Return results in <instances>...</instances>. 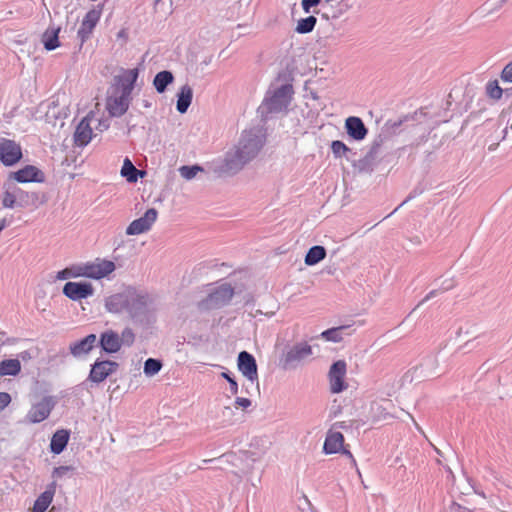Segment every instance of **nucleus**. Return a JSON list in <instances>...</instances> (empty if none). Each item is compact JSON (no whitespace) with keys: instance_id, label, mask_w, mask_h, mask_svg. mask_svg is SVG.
Segmentation results:
<instances>
[{"instance_id":"nucleus-1","label":"nucleus","mask_w":512,"mask_h":512,"mask_svg":"<svg viewBox=\"0 0 512 512\" xmlns=\"http://www.w3.org/2000/svg\"><path fill=\"white\" fill-rule=\"evenodd\" d=\"M80 278L101 280L108 278L115 270L116 264L108 259L97 257L92 261L78 264Z\"/></svg>"},{"instance_id":"nucleus-2","label":"nucleus","mask_w":512,"mask_h":512,"mask_svg":"<svg viewBox=\"0 0 512 512\" xmlns=\"http://www.w3.org/2000/svg\"><path fill=\"white\" fill-rule=\"evenodd\" d=\"M260 149L259 141L256 138L242 140L237 147L235 154L228 160L229 165L242 166L251 160Z\"/></svg>"},{"instance_id":"nucleus-3","label":"nucleus","mask_w":512,"mask_h":512,"mask_svg":"<svg viewBox=\"0 0 512 512\" xmlns=\"http://www.w3.org/2000/svg\"><path fill=\"white\" fill-rule=\"evenodd\" d=\"M343 428L344 423H335L327 432L326 439L323 445V450L326 454L343 453L352 457L349 450L344 448V436L336 428Z\"/></svg>"},{"instance_id":"nucleus-4","label":"nucleus","mask_w":512,"mask_h":512,"mask_svg":"<svg viewBox=\"0 0 512 512\" xmlns=\"http://www.w3.org/2000/svg\"><path fill=\"white\" fill-rule=\"evenodd\" d=\"M292 94V86L284 85L278 88L274 94L265 101L264 106L270 113L286 110L291 102Z\"/></svg>"},{"instance_id":"nucleus-5","label":"nucleus","mask_w":512,"mask_h":512,"mask_svg":"<svg viewBox=\"0 0 512 512\" xmlns=\"http://www.w3.org/2000/svg\"><path fill=\"white\" fill-rule=\"evenodd\" d=\"M347 364L344 360H338L332 364L328 373L330 391L338 394L347 388L345 376Z\"/></svg>"},{"instance_id":"nucleus-6","label":"nucleus","mask_w":512,"mask_h":512,"mask_svg":"<svg viewBox=\"0 0 512 512\" xmlns=\"http://www.w3.org/2000/svg\"><path fill=\"white\" fill-rule=\"evenodd\" d=\"M158 212L155 208L148 209L145 214L133 220L126 228L127 235H139L149 231L152 225L156 222Z\"/></svg>"},{"instance_id":"nucleus-7","label":"nucleus","mask_w":512,"mask_h":512,"mask_svg":"<svg viewBox=\"0 0 512 512\" xmlns=\"http://www.w3.org/2000/svg\"><path fill=\"white\" fill-rule=\"evenodd\" d=\"M22 157V151L19 144L15 141L0 138V161L6 166H12Z\"/></svg>"},{"instance_id":"nucleus-8","label":"nucleus","mask_w":512,"mask_h":512,"mask_svg":"<svg viewBox=\"0 0 512 512\" xmlns=\"http://www.w3.org/2000/svg\"><path fill=\"white\" fill-rule=\"evenodd\" d=\"M62 291L70 300L80 301L93 296L94 287L89 282H67Z\"/></svg>"},{"instance_id":"nucleus-9","label":"nucleus","mask_w":512,"mask_h":512,"mask_svg":"<svg viewBox=\"0 0 512 512\" xmlns=\"http://www.w3.org/2000/svg\"><path fill=\"white\" fill-rule=\"evenodd\" d=\"M54 407L51 397H44L41 401L34 404L26 415V421L29 423H39L47 419Z\"/></svg>"},{"instance_id":"nucleus-10","label":"nucleus","mask_w":512,"mask_h":512,"mask_svg":"<svg viewBox=\"0 0 512 512\" xmlns=\"http://www.w3.org/2000/svg\"><path fill=\"white\" fill-rule=\"evenodd\" d=\"M102 12H103V6L97 5L96 7H94L93 9L89 10L86 13V15L84 16V18L81 22V26L78 30V35L82 41H85L86 39L89 38L93 29L99 22Z\"/></svg>"},{"instance_id":"nucleus-11","label":"nucleus","mask_w":512,"mask_h":512,"mask_svg":"<svg viewBox=\"0 0 512 512\" xmlns=\"http://www.w3.org/2000/svg\"><path fill=\"white\" fill-rule=\"evenodd\" d=\"M95 120L94 114L89 113L80 121L74 133V142L77 146H86L92 140L93 130L91 123Z\"/></svg>"},{"instance_id":"nucleus-12","label":"nucleus","mask_w":512,"mask_h":512,"mask_svg":"<svg viewBox=\"0 0 512 512\" xmlns=\"http://www.w3.org/2000/svg\"><path fill=\"white\" fill-rule=\"evenodd\" d=\"M130 95L127 92L121 91L108 97L106 108L112 116H122L128 109L130 103Z\"/></svg>"},{"instance_id":"nucleus-13","label":"nucleus","mask_w":512,"mask_h":512,"mask_svg":"<svg viewBox=\"0 0 512 512\" xmlns=\"http://www.w3.org/2000/svg\"><path fill=\"white\" fill-rule=\"evenodd\" d=\"M118 364L114 361H97L91 368L89 379L92 382L100 383L116 371Z\"/></svg>"},{"instance_id":"nucleus-14","label":"nucleus","mask_w":512,"mask_h":512,"mask_svg":"<svg viewBox=\"0 0 512 512\" xmlns=\"http://www.w3.org/2000/svg\"><path fill=\"white\" fill-rule=\"evenodd\" d=\"M130 299L132 298L129 296V289H127L109 296L105 301V307L110 313L114 314L128 312Z\"/></svg>"},{"instance_id":"nucleus-15","label":"nucleus","mask_w":512,"mask_h":512,"mask_svg":"<svg viewBox=\"0 0 512 512\" xmlns=\"http://www.w3.org/2000/svg\"><path fill=\"white\" fill-rule=\"evenodd\" d=\"M237 365L241 373L250 381L253 382L258 379L257 364L250 353L246 351L240 352Z\"/></svg>"},{"instance_id":"nucleus-16","label":"nucleus","mask_w":512,"mask_h":512,"mask_svg":"<svg viewBox=\"0 0 512 512\" xmlns=\"http://www.w3.org/2000/svg\"><path fill=\"white\" fill-rule=\"evenodd\" d=\"M345 128L347 134L356 141L363 140L368 133V129L365 127L361 118L355 116L346 119Z\"/></svg>"},{"instance_id":"nucleus-17","label":"nucleus","mask_w":512,"mask_h":512,"mask_svg":"<svg viewBox=\"0 0 512 512\" xmlns=\"http://www.w3.org/2000/svg\"><path fill=\"white\" fill-rule=\"evenodd\" d=\"M17 182H41L43 181V173L35 166L28 165L24 168L12 173L11 175Z\"/></svg>"},{"instance_id":"nucleus-18","label":"nucleus","mask_w":512,"mask_h":512,"mask_svg":"<svg viewBox=\"0 0 512 512\" xmlns=\"http://www.w3.org/2000/svg\"><path fill=\"white\" fill-rule=\"evenodd\" d=\"M24 192L13 182H7L3 186L2 205L4 208H13L16 200L23 196Z\"/></svg>"},{"instance_id":"nucleus-19","label":"nucleus","mask_w":512,"mask_h":512,"mask_svg":"<svg viewBox=\"0 0 512 512\" xmlns=\"http://www.w3.org/2000/svg\"><path fill=\"white\" fill-rule=\"evenodd\" d=\"M96 341H97L96 335L89 334L82 340L72 343L69 347L70 353L74 357H80L82 355H85L93 349Z\"/></svg>"},{"instance_id":"nucleus-20","label":"nucleus","mask_w":512,"mask_h":512,"mask_svg":"<svg viewBox=\"0 0 512 512\" xmlns=\"http://www.w3.org/2000/svg\"><path fill=\"white\" fill-rule=\"evenodd\" d=\"M100 345L105 352L116 353L121 348V340L116 332L109 330L101 334Z\"/></svg>"},{"instance_id":"nucleus-21","label":"nucleus","mask_w":512,"mask_h":512,"mask_svg":"<svg viewBox=\"0 0 512 512\" xmlns=\"http://www.w3.org/2000/svg\"><path fill=\"white\" fill-rule=\"evenodd\" d=\"M312 354V348L307 343H299L293 346L285 356L286 363L299 362Z\"/></svg>"},{"instance_id":"nucleus-22","label":"nucleus","mask_w":512,"mask_h":512,"mask_svg":"<svg viewBox=\"0 0 512 512\" xmlns=\"http://www.w3.org/2000/svg\"><path fill=\"white\" fill-rule=\"evenodd\" d=\"M129 296L132 299L129 300V309L128 313L133 317L139 311L144 309L148 304V295L138 293L137 291L129 288Z\"/></svg>"},{"instance_id":"nucleus-23","label":"nucleus","mask_w":512,"mask_h":512,"mask_svg":"<svg viewBox=\"0 0 512 512\" xmlns=\"http://www.w3.org/2000/svg\"><path fill=\"white\" fill-rule=\"evenodd\" d=\"M192 98H193V91H192V88L189 86V85H183L181 88H180V91L179 93L177 94V110L178 112L180 113H185L191 102H192Z\"/></svg>"},{"instance_id":"nucleus-24","label":"nucleus","mask_w":512,"mask_h":512,"mask_svg":"<svg viewBox=\"0 0 512 512\" xmlns=\"http://www.w3.org/2000/svg\"><path fill=\"white\" fill-rule=\"evenodd\" d=\"M69 440V432L61 429L54 433L51 439L50 448L54 454H60L66 447Z\"/></svg>"},{"instance_id":"nucleus-25","label":"nucleus","mask_w":512,"mask_h":512,"mask_svg":"<svg viewBox=\"0 0 512 512\" xmlns=\"http://www.w3.org/2000/svg\"><path fill=\"white\" fill-rule=\"evenodd\" d=\"M60 28L49 27L42 35V42L46 50L51 51L60 46L59 35Z\"/></svg>"},{"instance_id":"nucleus-26","label":"nucleus","mask_w":512,"mask_h":512,"mask_svg":"<svg viewBox=\"0 0 512 512\" xmlns=\"http://www.w3.org/2000/svg\"><path fill=\"white\" fill-rule=\"evenodd\" d=\"M55 488L51 486L44 491L35 501L32 512H45L53 500Z\"/></svg>"},{"instance_id":"nucleus-27","label":"nucleus","mask_w":512,"mask_h":512,"mask_svg":"<svg viewBox=\"0 0 512 512\" xmlns=\"http://www.w3.org/2000/svg\"><path fill=\"white\" fill-rule=\"evenodd\" d=\"M120 173L128 182L134 183L138 180V176H143L145 172L138 170L129 158H125Z\"/></svg>"},{"instance_id":"nucleus-28","label":"nucleus","mask_w":512,"mask_h":512,"mask_svg":"<svg viewBox=\"0 0 512 512\" xmlns=\"http://www.w3.org/2000/svg\"><path fill=\"white\" fill-rule=\"evenodd\" d=\"M21 371L18 359H6L0 362V376H16Z\"/></svg>"},{"instance_id":"nucleus-29","label":"nucleus","mask_w":512,"mask_h":512,"mask_svg":"<svg viewBox=\"0 0 512 512\" xmlns=\"http://www.w3.org/2000/svg\"><path fill=\"white\" fill-rule=\"evenodd\" d=\"M173 80V74L170 71L164 70L156 74L153 80V85L158 93H163Z\"/></svg>"},{"instance_id":"nucleus-30","label":"nucleus","mask_w":512,"mask_h":512,"mask_svg":"<svg viewBox=\"0 0 512 512\" xmlns=\"http://www.w3.org/2000/svg\"><path fill=\"white\" fill-rule=\"evenodd\" d=\"M326 256V250L323 246H313L305 256V264L312 266L323 260Z\"/></svg>"},{"instance_id":"nucleus-31","label":"nucleus","mask_w":512,"mask_h":512,"mask_svg":"<svg viewBox=\"0 0 512 512\" xmlns=\"http://www.w3.org/2000/svg\"><path fill=\"white\" fill-rule=\"evenodd\" d=\"M137 78H138V70L137 69H130V70L125 71L121 77V81H122L121 91L131 94Z\"/></svg>"},{"instance_id":"nucleus-32","label":"nucleus","mask_w":512,"mask_h":512,"mask_svg":"<svg viewBox=\"0 0 512 512\" xmlns=\"http://www.w3.org/2000/svg\"><path fill=\"white\" fill-rule=\"evenodd\" d=\"M234 291L229 285H222L217 288L212 294L210 299L216 302H227L233 297Z\"/></svg>"},{"instance_id":"nucleus-33","label":"nucleus","mask_w":512,"mask_h":512,"mask_svg":"<svg viewBox=\"0 0 512 512\" xmlns=\"http://www.w3.org/2000/svg\"><path fill=\"white\" fill-rule=\"evenodd\" d=\"M316 22L317 19L314 16H308L300 19L296 26V32L300 34L309 33L314 29Z\"/></svg>"},{"instance_id":"nucleus-34","label":"nucleus","mask_w":512,"mask_h":512,"mask_svg":"<svg viewBox=\"0 0 512 512\" xmlns=\"http://www.w3.org/2000/svg\"><path fill=\"white\" fill-rule=\"evenodd\" d=\"M349 326H340L325 330L321 333V337L327 341L339 342L342 340L341 330L347 329Z\"/></svg>"},{"instance_id":"nucleus-35","label":"nucleus","mask_w":512,"mask_h":512,"mask_svg":"<svg viewBox=\"0 0 512 512\" xmlns=\"http://www.w3.org/2000/svg\"><path fill=\"white\" fill-rule=\"evenodd\" d=\"M69 278H80L79 266L78 264L67 267L61 271H58L56 274L57 280H66Z\"/></svg>"},{"instance_id":"nucleus-36","label":"nucleus","mask_w":512,"mask_h":512,"mask_svg":"<svg viewBox=\"0 0 512 512\" xmlns=\"http://www.w3.org/2000/svg\"><path fill=\"white\" fill-rule=\"evenodd\" d=\"M162 367V364L159 360L149 358L145 361L144 364V373L149 376H153L157 374Z\"/></svg>"},{"instance_id":"nucleus-37","label":"nucleus","mask_w":512,"mask_h":512,"mask_svg":"<svg viewBox=\"0 0 512 512\" xmlns=\"http://www.w3.org/2000/svg\"><path fill=\"white\" fill-rule=\"evenodd\" d=\"M486 92H487V94H488V96L490 98L495 99V100L500 99L502 97V94H503V90L499 86L497 80L490 81V82L487 83V85H486Z\"/></svg>"},{"instance_id":"nucleus-38","label":"nucleus","mask_w":512,"mask_h":512,"mask_svg":"<svg viewBox=\"0 0 512 512\" xmlns=\"http://www.w3.org/2000/svg\"><path fill=\"white\" fill-rule=\"evenodd\" d=\"M331 150L335 157L341 158L350 151V148L342 141L335 140L331 143Z\"/></svg>"},{"instance_id":"nucleus-39","label":"nucleus","mask_w":512,"mask_h":512,"mask_svg":"<svg viewBox=\"0 0 512 512\" xmlns=\"http://www.w3.org/2000/svg\"><path fill=\"white\" fill-rule=\"evenodd\" d=\"M179 171H180V174L182 177L190 180V179L194 178L199 171H202V168L199 166H196V165L195 166H182Z\"/></svg>"},{"instance_id":"nucleus-40","label":"nucleus","mask_w":512,"mask_h":512,"mask_svg":"<svg viewBox=\"0 0 512 512\" xmlns=\"http://www.w3.org/2000/svg\"><path fill=\"white\" fill-rule=\"evenodd\" d=\"M120 340H121V344L124 343L128 346L132 345L135 340V335H134V332L132 331V329H130V328L124 329L121 333Z\"/></svg>"},{"instance_id":"nucleus-41","label":"nucleus","mask_w":512,"mask_h":512,"mask_svg":"<svg viewBox=\"0 0 512 512\" xmlns=\"http://www.w3.org/2000/svg\"><path fill=\"white\" fill-rule=\"evenodd\" d=\"M223 378H225L228 381V384L230 385V392L232 395H236L238 393V384L234 378H232L228 373L223 372L221 374Z\"/></svg>"},{"instance_id":"nucleus-42","label":"nucleus","mask_w":512,"mask_h":512,"mask_svg":"<svg viewBox=\"0 0 512 512\" xmlns=\"http://www.w3.org/2000/svg\"><path fill=\"white\" fill-rule=\"evenodd\" d=\"M501 79L504 82L512 83V61L509 62L501 72Z\"/></svg>"},{"instance_id":"nucleus-43","label":"nucleus","mask_w":512,"mask_h":512,"mask_svg":"<svg viewBox=\"0 0 512 512\" xmlns=\"http://www.w3.org/2000/svg\"><path fill=\"white\" fill-rule=\"evenodd\" d=\"M11 402V396L6 392H0V411L6 408Z\"/></svg>"},{"instance_id":"nucleus-44","label":"nucleus","mask_w":512,"mask_h":512,"mask_svg":"<svg viewBox=\"0 0 512 512\" xmlns=\"http://www.w3.org/2000/svg\"><path fill=\"white\" fill-rule=\"evenodd\" d=\"M251 405V401L248 398L238 397L235 400V407H241L243 409L248 408Z\"/></svg>"},{"instance_id":"nucleus-45","label":"nucleus","mask_w":512,"mask_h":512,"mask_svg":"<svg viewBox=\"0 0 512 512\" xmlns=\"http://www.w3.org/2000/svg\"><path fill=\"white\" fill-rule=\"evenodd\" d=\"M7 223H6V219H1L0 220V232L6 227Z\"/></svg>"}]
</instances>
